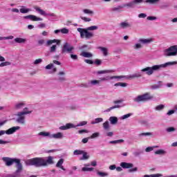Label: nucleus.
I'll return each instance as SVG.
<instances>
[{"instance_id":"f257e3e1","label":"nucleus","mask_w":177,"mask_h":177,"mask_svg":"<svg viewBox=\"0 0 177 177\" xmlns=\"http://www.w3.org/2000/svg\"><path fill=\"white\" fill-rule=\"evenodd\" d=\"M26 165H35V167H48L54 164L53 157L34 158L25 161Z\"/></svg>"},{"instance_id":"f03ea898","label":"nucleus","mask_w":177,"mask_h":177,"mask_svg":"<svg viewBox=\"0 0 177 177\" xmlns=\"http://www.w3.org/2000/svg\"><path fill=\"white\" fill-rule=\"evenodd\" d=\"M98 28L97 26H91L86 28H78L77 31L80 32L82 39H91L94 37L93 32L92 31H96Z\"/></svg>"},{"instance_id":"7ed1b4c3","label":"nucleus","mask_w":177,"mask_h":177,"mask_svg":"<svg viewBox=\"0 0 177 177\" xmlns=\"http://www.w3.org/2000/svg\"><path fill=\"white\" fill-rule=\"evenodd\" d=\"M31 113H32V111H30L28 108H24L22 111L17 112L15 114L17 122L24 125V124H26V115L31 114Z\"/></svg>"},{"instance_id":"20e7f679","label":"nucleus","mask_w":177,"mask_h":177,"mask_svg":"<svg viewBox=\"0 0 177 177\" xmlns=\"http://www.w3.org/2000/svg\"><path fill=\"white\" fill-rule=\"evenodd\" d=\"M154 96L150 93H145L142 95H138L133 99L135 103H142L145 102H149V100H153Z\"/></svg>"},{"instance_id":"39448f33","label":"nucleus","mask_w":177,"mask_h":177,"mask_svg":"<svg viewBox=\"0 0 177 177\" xmlns=\"http://www.w3.org/2000/svg\"><path fill=\"white\" fill-rule=\"evenodd\" d=\"M61 42L62 41L60 39H56L47 40L46 43V46H50L53 44H56L50 47V53H56V50H57V45H60Z\"/></svg>"},{"instance_id":"423d86ee","label":"nucleus","mask_w":177,"mask_h":177,"mask_svg":"<svg viewBox=\"0 0 177 177\" xmlns=\"http://www.w3.org/2000/svg\"><path fill=\"white\" fill-rule=\"evenodd\" d=\"M73 156H75V157H78V156H82V157H80L79 158L80 161H85L86 160H89L90 157L88 152L81 149H75L73 151Z\"/></svg>"},{"instance_id":"0eeeda50","label":"nucleus","mask_w":177,"mask_h":177,"mask_svg":"<svg viewBox=\"0 0 177 177\" xmlns=\"http://www.w3.org/2000/svg\"><path fill=\"white\" fill-rule=\"evenodd\" d=\"M155 71H160L158 65L147 66L146 68L141 69V73H144V74H146L147 75H153Z\"/></svg>"},{"instance_id":"6e6552de","label":"nucleus","mask_w":177,"mask_h":177,"mask_svg":"<svg viewBox=\"0 0 177 177\" xmlns=\"http://www.w3.org/2000/svg\"><path fill=\"white\" fill-rule=\"evenodd\" d=\"M142 77V73L140 72H138L136 73H134L133 75H130L129 76H124V75H120V76H111L110 80H121L122 78H127V80H133V78H140Z\"/></svg>"},{"instance_id":"1a4fd4ad","label":"nucleus","mask_w":177,"mask_h":177,"mask_svg":"<svg viewBox=\"0 0 177 177\" xmlns=\"http://www.w3.org/2000/svg\"><path fill=\"white\" fill-rule=\"evenodd\" d=\"M165 56H177V45L172 46L164 50Z\"/></svg>"},{"instance_id":"9d476101","label":"nucleus","mask_w":177,"mask_h":177,"mask_svg":"<svg viewBox=\"0 0 177 177\" xmlns=\"http://www.w3.org/2000/svg\"><path fill=\"white\" fill-rule=\"evenodd\" d=\"M2 161L4 162L5 165H6V167H12L15 162H18L19 159L10 157H3Z\"/></svg>"},{"instance_id":"9b49d317","label":"nucleus","mask_w":177,"mask_h":177,"mask_svg":"<svg viewBox=\"0 0 177 177\" xmlns=\"http://www.w3.org/2000/svg\"><path fill=\"white\" fill-rule=\"evenodd\" d=\"M35 10L37 12V13H39L41 16H44V17H55L56 16L55 13H47L46 11L41 9V8L38 6L34 7Z\"/></svg>"},{"instance_id":"f8f14e48","label":"nucleus","mask_w":177,"mask_h":177,"mask_svg":"<svg viewBox=\"0 0 177 177\" xmlns=\"http://www.w3.org/2000/svg\"><path fill=\"white\" fill-rule=\"evenodd\" d=\"M20 129V127L17 126V127H13L8 129L7 131L5 130H1L0 131V136H2L6 133V135H12L16 132V131H19Z\"/></svg>"},{"instance_id":"ddd939ff","label":"nucleus","mask_w":177,"mask_h":177,"mask_svg":"<svg viewBox=\"0 0 177 177\" xmlns=\"http://www.w3.org/2000/svg\"><path fill=\"white\" fill-rule=\"evenodd\" d=\"M23 19H29L31 20L32 21H42L44 20V19L39 17H37L36 15H34L24 16L23 17Z\"/></svg>"},{"instance_id":"4468645a","label":"nucleus","mask_w":177,"mask_h":177,"mask_svg":"<svg viewBox=\"0 0 177 177\" xmlns=\"http://www.w3.org/2000/svg\"><path fill=\"white\" fill-rule=\"evenodd\" d=\"M177 64L176 61L174 62H168L165 64H159L158 65V67L159 68V71L161 70V68H166V67H169V66H175Z\"/></svg>"},{"instance_id":"2eb2a0df","label":"nucleus","mask_w":177,"mask_h":177,"mask_svg":"<svg viewBox=\"0 0 177 177\" xmlns=\"http://www.w3.org/2000/svg\"><path fill=\"white\" fill-rule=\"evenodd\" d=\"M119 27L121 30H127V28H131L132 25L128 21H124L119 24Z\"/></svg>"},{"instance_id":"dca6fc26","label":"nucleus","mask_w":177,"mask_h":177,"mask_svg":"<svg viewBox=\"0 0 177 177\" xmlns=\"http://www.w3.org/2000/svg\"><path fill=\"white\" fill-rule=\"evenodd\" d=\"M74 50V47L72 46H70L68 43H65L64 44L62 52L63 53L67 52L68 53H71V51Z\"/></svg>"},{"instance_id":"f3484780","label":"nucleus","mask_w":177,"mask_h":177,"mask_svg":"<svg viewBox=\"0 0 177 177\" xmlns=\"http://www.w3.org/2000/svg\"><path fill=\"white\" fill-rule=\"evenodd\" d=\"M111 77H102L100 78V80H93L90 82L91 85H100V81H109V80H113L110 79Z\"/></svg>"},{"instance_id":"a211bd4d","label":"nucleus","mask_w":177,"mask_h":177,"mask_svg":"<svg viewBox=\"0 0 177 177\" xmlns=\"http://www.w3.org/2000/svg\"><path fill=\"white\" fill-rule=\"evenodd\" d=\"M138 42H141L142 45H149V44H151V42H154V39L153 38H140L138 39Z\"/></svg>"},{"instance_id":"6ab92c4d","label":"nucleus","mask_w":177,"mask_h":177,"mask_svg":"<svg viewBox=\"0 0 177 177\" xmlns=\"http://www.w3.org/2000/svg\"><path fill=\"white\" fill-rule=\"evenodd\" d=\"M46 70H51L49 74H55L57 71V68L55 67V64L50 63L45 66Z\"/></svg>"},{"instance_id":"aec40b11","label":"nucleus","mask_w":177,"mask_h":177,"mask_svg":"<svg viewBox=\"0 0 177 177\" xmlns=\"http://www.w3.org/2000/svg\"><path fill=\"white\" fill-rule=\"evenodd\" d=\"M24 107H26L25 101L18 102L15 104V110H21V109H24Z\"/></svg>"},{"instance_id":"412c9836","label":"nucleus","mask_w":177,"mask_h":177,"mask_svg":"<svg viewBox=\"0 0 177 177\" xmlns=\"http://www.w3.org/2000/svg\"><path fill=\"white\" fill-rule=\"evenodd\" d=\"M20 159H18L17 162H15L17 170L15 172L17 174H21V171H23V165H21V162H20Z\"/></svg>"},{"instance_id":"4be33fe9","label":"nucleus","mask_w":177,"mask_h":177,"mask_svg":"<svg viewBox=\"0 0 177 177\" xmlns=\"http://www.w3.org/2000/svg\"><path fill=\"white\" fill-rule=\"evenodd\" d=\"M98 49L105 57L110 55V53H109V48H107L106 47L100 46L98 47Z\"/></svg>"},{"instance_id":"5701e85b","label":"nucleus","mask_w":177,"mask_h":177,"mask_svg":"<svg viewBox=\"0 0 177 177\" xmlns=\"http://www.w3.org/2000/svg\"><path fill=\"white\" fill-rule=\"evenodd\" d=\"M63 138H64V135L62 132L51 134V139H63Z\"/></svg>"},{"instance_id":"b1692460","label":"nucleus","mask_w":177,"mask_h":177,"mask_svg":"<svg viewBox=\"0 0 177 177\" xmlns=\"http://www.w3.org/2000/svg\"><path fill=\"white\" fill-rule=\"evenodd\" d=\"M57 75H59V81H61V82H63L64 81H66V77H64V75H66V71H61L58 73Z\"/></svg>"},{"instance_id":"393cba45","label":"nucleus","mask_w":177,"mask_h":177,"mask_svg":"<svg viewBox=\"0 0 177 177\" xmlns=\"http://www.w3.org/2000/svg\"><path fill=\"white\" fill-rule=\"evenodd\" d=\"M167 150L164 149H160L154 151L156 156H165L167 155Z\"/></svg>"},{"instance_id":"a878e982","label":"nucleus","mask_w":177,"mask_h":177,"mask_svg":"<svg viewBox=\"0 0 177 177\" xmlns=\"http://www.w3.org/2000/svg\"><path fill=\"white\" fill-rule=\"evenodd\" d=\"M39 136H43V138H49L52 139V133L49 131H41L39 133Z\"/></svg>"},{"instance_id":"bb28decb","label":"nucleus","mask_w":177,"mask_h":177,"mask_svg":"<svg viewBox=\"0 0 177 177\" xmlns=\"http://www.w3.org/2000/svg\"><path fill=\"white\" fill-rule=\"evenodd\" d=\"M120 167L124 169H128L129 168H132L133 167V164L122 162L120 163Z\"/></svg>"},{"instance_id":"cd10ccee","label":"nucleus","mask_w":177,"mask_h":177,"mask_svg":"<svg viewBox=\"0 0 177 177\" xmlns=\"http://www.w3.org/2000/svg\"><path fill=\"white\" fill-rule=\"evenodd\" d=\"M109 121L111 125H117V124H118V118L115 116H111Z\"/></svg>"},{"instance_id":"c85d7f7f","label":"nucleus","mask_w":177,"mask_h":177,"mask_svg":"<svg viewBox=\"0 0 177 177\" xmlns=\"http://www.w3.org/2000/svg\"><path fill=\"white\" fill-rule=\"evenodd\" d=\"M64 163V159L61 158L56 164L57 168H60V169H62V171H66V169L63 166V164Z\"/></svg>"},{"instance_id":"c756f323","label":"nucleus","mask_w":177,"mask_h":177,"mask_svg":"<svg viewBox=\"0 0 177 177\" xmlns=\"http://www.w3.org/2000/svg\"><path fill=\"white\" fill-rule=\"evenodd\" d=\"M124 106H125V104L114 105L113 106H111V107L106 109L105 111H104V113H110V111H111V110H114V109H120V107H124Z\"/></svg>"},{"instance_id":"7c9ffc66","label":"nucleus","mask_w":177,"mask_h":177,"mask_svg":"<svg viewBox=\"0 0 177 177\" xmlns=\"http://www.w3.org/2000/svg\"><path fill=\"white\" fill-rule=\"evenodd\" d=\"M19 12L20 13L26 15V13H30V12H31V9L26 6H21V8L19 9Z\"/></svg>"},{"instance_id":"2f4dec72","label":"nucleus","mask_w":177,"mask_h":177,"mask_svg":"<svg viewBox=\"0 0 177 177\" xmlns=\"http://www.w3.org/2000/svg\"><path fill=\"white\" fill-rule=\"evenodd\" d=\"M83 57H86L87 59H91V57H93V54L92 53L82 51L80 54Z\"/></svg>"},{"instance_id":"473e14b6","label":"nucleus","mask_w":177,"mask_h":177,"mask_svg":"<svg viewBox=\"0 0 177 177\" xmlns=\"http://www.w3.org/2000/svg\"><path fill=\"white\" fill-rule=\"evenodd\" d=\"M15 44H26L27 42V39L21 38V37H16L14 39Z\"/></svg>"},{"instance_id":"72a5a7b5","label":"nucleus","mask_w":177,"mask_h":177,"mask_svg":"<svg viewBox=\"0 0 177 177\" xmlns=\"http://www.w3.org/2000/svg\"><path fill=\"white\" fill-rule=\"evenodd\" d=\"M112 73H114V70H104L97 71L96 74L100 75L102 74H111Z\"/></svg>"},{"instance_id":"f704fd0d","label":"nucleus","mask_w":177,"mask_h":177,"mask_svg":"<svg viewBox=\"0 0 177 177\" xmlns=\"http://www.w3.org/2000/svg\"><path fill=\"white\" fill-rule=\"evenodd\" d=\"M142 48H143V45L142 44V42L139 41H138V43H136L133 46V48L134 49V50H139V49H142Z\"/></svg>"},{"instance_id":"c9c22d12","label":"nucleus","mask_w":177,"mask_h":177,"mask_svg":"<svg viewBox=\"0 0 177 177\" xmlns=\"http://www.w3.org/2000/svg\"><path fill=\"white\" fill-rule=\"evenodd\" d=\"M100 122H103V118H97L91 122V125H95L96 124H100Z\"/></svg>"},{"instance_id":"e433bc0d","label":"nucleus","mask_w":177,"mask_h":177,"mask_svg":"<svg viewBox=\"0 0 177 177\" xmlns=\"http://www.w3.org/2000/svg\"><path fill=\"white\" fill-rule=\"evenodd\" d=\"M102 128L104 129V131H108V129H110V122H109V120L105 121L102 124Z\"/></svg>"},{"instance_id":"4c0bfd02","label":"nucleus","mask_w":177,"mask_h":177,"mask_svg":"<svg viewBox=\"0 0 177 177\" xmlns=\"http://www.w3.org/2000/svg\"><path fill=\"white\" fill-rule=\"evenodd\" d=\"M97 175L99 177H107V176H109V173L106 172V171H97Z\"/></svg>"},{"instance_id":"58836bf2","label":"nucleus","mask_w":177,"mask_h":177,"mask_svg":"<svg viewBox=\"0 0 177 177\" xmlns=\"http://www.w3.org/2000/svg\"><path fill=\"white\" fill-rule=\"evenodd\" d=\"M83 12L85 15H89L90 16H93V15H95V12L89 9H84Z\"/></svg>"},{"instance_id":"ea45409f","label":"nucleus","mask_w":177,"mask_h":177,"mask_svg":"<svg viewBox=\"0 0 177 177\" xmlns=\"http://www.w3.org/2000/svg\"><path fill=\"white\" fill-rule=\"evenodd\" d=\"M132 115H133V113H127V114L122 115L120 118V120H128V118H129L130 117H132Z\"/></svg>"},{"instance_id":"a19ab883","label":"nucleus","mask_w":177,"mask_h":177,"mask_svg":"<svg viewBox=\"0 0 177 177\" xmlns=\"http://www.w3.org/2000/svg\"><path fill=\"white\" fill-rule=\"evenodd\" d=\"M43 62L44 59H42L41 58H38L33 62L32 64L34 66H38L39 64H41Z\"/></svg>"},{"instance_id":"79ce46f5","label":"nucleus","mask_w":177,"mask_h":177,"mask_svg":"<svg viewBox=\"0 0 177 177\" xmlns=\"http://www.w3.org/2000/svg\"><path fill=\"white\" fill-rule=\"evenodd\" d=\"M165 108V105L164 104H159L155 107L156 111H161L162 110H164Z\"/></svg>"},{"instance_id":"37998d69","label":"nucleus","mask_w":177,"mask_h":177,"mask_svg":"<svg viewBox=\"0 0 177 177\" xmlns=\"http://www.w3.org/2000/svg\"><path fill=\"white\" fill-rule=\"evenodd\" d=\"M160 2V0H146V3H149L150 5H156V3H158Z\"/></svg>"},{"instance_id":"c03bdc74","label":"nucleus","mask_w":177,"mask_h":177,"mask_svg":"<svg viewBox=\"0 0 177 177\" xmlns=\"http://www.w3.org/2000/svg\"><path fill=\"white\" fill-rule=\"evenodd\" d=\"M110 145H119L120 143H124V140H116L109 142Z\"/></svg>"},{"instance_id":"a18cd8bd","label":"nucleus","mask_w":177,"mask_h":177,"mask_svg":"<svg viewBox=\"0 0 177 177\" xmlns=\"http://www.w3.org/2000/svg\"><path fill=\"white\" fill-rule=\"evenodd\" d=\"M93 167H82V171H83V172H92V171H93Z\"/></svg>"},{"instance_id":"49530a36","label":"nucleus","mask_w":177,"mask_h":177,"mask_svg":"<svg viewBox=\"0 0 177 177\" xmlns=\"http://www.w3.org/2000/svg\"><path fill=\"white\" fill-rule=\"evenodd\" d=\"M99 136H100V133L95 132L90 136V139H96L99 138Z\"/></svg>"},{"instance_id":"de8ad7c7","label":"nucleus","mask_w":177,"mask_h":177,"mask_svg":"<svg viewBox=\"0 0 177 177\" xmlns=\"http://www.w3.org/2000/svg\"><path fill=\"white\" fill-rule=\"evenodd\" d=\"M134 6H135L132 1L123 5V8H133Z\"/></svg>"},{"instance_id":"09e8293b","label":"nucleus","mask_w":177,"mask_h":177,"mask_svg":"<svg viewBox=\"0 0 177 177\" xmlns=\"http://www.w3.org/2000/svg\"><path fill=\"white\" fill-rule=\"evenodd\" d=\"M115 86H122V88H125L126 86H128L127 83L124 82H118L114 84Z\"/></svg>"},{"instance_id":"8fccbe9b","label":"nucleus","mask_w":177,"mask_h":177,"mask_svg":"<svg viewBox=\"0 0 177 177\" xmlns=\"http://www.w3.org/2000/svg\"><path fill=\"white\" fill-rule=\"evenodd\" d=\"M143 177H162V174H151V175H145Z\"/></svg>"},{"instance_id":"3c124183","label":"nucleus","mask_w":177,"mask_h":177,"mask_svg":"<svg viewBox=\"0 0 177 177\" xmlns=\"http://www.w3.org/2000/svg\"><path fill=\"white\" fill-rule=\"evenodd\" d=\"M15 37L10 35L8 37H0V41H5L6 39H13Z\"/></svg>"},{"instance_id":"603ef678","label":"nucleus","mask_w":177,"mask_h":177,"mask_svg":"<svg viewBox=\"0 0 177 177\" xmlns=\"http://www.w3.org/2000/svg\"><path fill=\"white\" fill-rule=\"evenodd\" d=\"M133 4L135 6L136 5H140V3H143L145 2V0H133Z\"/></svg>"},{"instance_id":"864d4df0","label":"nucleus","mask_w":177,"mask_h":177,"mask_svg":"<svg viewBox=\"0 0 177 177\" xmlns=\"http://www.w3.org/2000/svg\"><path fill=\"white\" fill-rule=\"evenodd\" d=\"M66 128H67V129H71L73 128H77V125H75L73 123H67L66 124Z\"/></svg>"},{"instance_id":"5fc2aeb1","label":"nucleus","mask_w":177,"mask_h":177,"mask_svg":"<svg viewBox=\"0 0 177 177\" xmlns=\"http://www.w3.org/2000/svg\"><path fill=\"white\" fill-rule=\"evenodd\" d=\"M80 19H82L83 21H85L86 23H89V21H92V19H91L90 17H80Z\"/></svg>"},{"instance_id":"6e6d98bb","label":"nucleus","mask_w":177,"mask_h":177,"mask_svg":"<svg viewBox=\"0 0 177 177\" xmlns=\"http://www.w3.org/2000/svg\"><path fill=\"white\" fill-rule=\"evenodd\" d=\"M8 177H21V174H19V173H17V171H15L12 174H9Z\"/></svg>"},{"instance_id":"4d7b16f0","label":"nucleus","mask_w":177,"mask_h":177,"mask_svg":"<svg viewBox=\"0 0 177 177\" xmlns=\"http://www.w3.org/2000/svg\"><path fill=\"white\" fill-rule=\"evenodd\" d=\"M8 177H21V174H19V173H17V171H15L12 174H9Z\"/></svg>"},{"instance_id":"13d9d810","label":"nucleus","mask_w":177,"mask_h":177,"mask_svg":"<svg viewBox=\"0 0 177 177\" xmlns=\"http://www.w3.org/2000/svg\"><path fill=\"white\" fill-rule=\"evenodd\" d=\"M140 136H153V133L147 132V133H141L139 135Z\"/></svg>"},{"instance_id":"bf43d9fd","label":"nucleus","mask_w":177,"mask_h":177,"mask_svg":"<svg viewBox=\"0 0 177 177\" xmlns=\"http://www.w3.org/2000/svg\"><path fill=\"white\" fill-rule=\"evenodd\" d=\"M120 9H122V6H118L117 7H113L111 8V12H118Z\"/></svg>"},{"instance_id":"052dcab7","label":"nucleus","mask_w":177,"mask_h":177,"mask_svg":"<svg viewBox=\"0 0 177 177\" xmlns=\"http://www.w3.org/2000/svg\"><path fill=\"white\" fill-rule=\"evenodd\" d=\"M11 63L10 62H4L0 64V67H6V66H10Z\"/></svg>"},{"instance_id":"680f3d73","label":"nucleus","mask_w":177,"mask_h":177,"mask_svg":"<svg viewBox=\"0 0 177 177\" xmlns=\"http://www.w3.org/2000/svg\"><path fill=\"white\" fill-rule=\"evenodd\" d=\"M147 20H149V21H154L157 20V17L149 16L147 17Z\"/></svg>"},{"instance_id":"e2e57ef3","label":"nucleus","mask_w":177,"mask_h":177,"mask_svg":"<svg viewBox=\"0 0 177 177\" xmlns=\"http://www.w3.org/2000/svg\"><path fill=\"white\" fill-rule=\"evenodd\" d=\"M86 124H88V122L87 121H82L80 122H79L76 127H84V125H86Z\"/></svg>"},{"instance_id":"0e129e2a","label":"nucleus","mask_w":177,"mask_h":177,"mask_svg":"<svg viewBox=\"0 0 177 177\" xmlns=\"http://www.w3.org/2000/svg\"><path fill=\"white\" fill-rule=\"evenodd\" d=\"M106 136H108V138H113V136H114V132L108 131L106 133Z\"/></svg>"},{"instance_id":"69168bd1","label":"nucleus","mask_w":177,"mask_h":177,"mask_svg":"<svg viewBox=\"0 0 177 177\" xmlns=\"http://www.w3.org/2000/svg\"><path fill=\"white\" fill-rule=\"evenodd\" d=\"M167 132H175V131H176V129H175V127H168L167 129H166Z\"/></svg>"},{"instance_id":"338daca9","label":"nucleus","mask_w":177,"mask_h":177,"mask_svg":"<svg viewBox=\"0 0 177 177\" xmlns=\"http://www.w3.org/2000/svg\"><path fill=\"white\" fill-rule=\"evenodd\" d=\"M154 150V147H148L145 149L146 153H150V151H153Z\"/></svg>"},{"instance_id":"774afa93","label":"nucleus","mask_w":177,"mask_h":177,"mask_svg":"<svg viewBox=\"0 0 177 177\" xmlns=\"http://www.w3.org/2000/svg\"><path fill=\"white\" fill-rule=\"evenodd\" d=\"M68 29L64 28L62 29H61V32L62 34H68Z\"/></svg>"}]
</instances>
